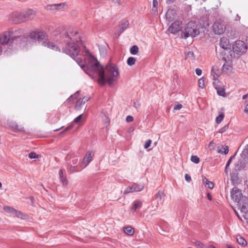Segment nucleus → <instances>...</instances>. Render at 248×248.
<instances>
[{"label":"nucleus","mask_w":248,"mask_h":248,"mask_svg":"<svg viewBox=\"0 0 248 248\" xmlns=\"http://www.w3.org/2000/svg\"><path fill=\"white\" fill-rule=\"evenodd\" d=\"M226 29L225 25L222 21L217 20L213 25V30L215 34H221L224 33Z\"/></svg>","instance_id":"obj_7"},{"label":"nucleus","mask_w":248,"mask_h":248,"mask_svg":"<svg viewBox=\"0 0 248 248\" xmlns=\"http://www.w3.org/2000/svg\"><path fill=\"white\" fill-rule=\"evenodd\" d=\"M135 189V192H139L142 190L144 189V186L143 184H134L133 185Z\"/></svg>","instance_id":"obj_26"},{"label":"nucleus","mask_w":248,"mask_h":248,"mask_svg":"<svg viewBox=\"0 0 248 248\" xmlns=\"http://www.w3.org/2000/svg\"><path fill=\"white\" fill-rule=\"evenodd\" d=\"M202 71L201 69L197 68L196 69V74L198 76H201L202 75Z\"/></svg>","instance_id":"obj_48"},{"label":"nucleus","mask_w":248,"mask_h":248,"mask_svg":"<svg viewBox=\"0 0 248 248\" xmlns=\"http://www.w3.org/2000/svg\"><path fill=\"white\" fill-rule=\"evenodd\" d=\"M128 25H129V22L127 20H126L122 23V24H121V25L120 26V32L118 34L119 35H120V34L122 32H123L126 29H127V28L128 26Z\"/></svg>","instance_id":"obj_24"},{"label":"nucleus","mask_w":248,"mask_h":248,"mask_svg":"<svg viewBox=\"0 0 248 248\" xmlns=\"http://www.w3.org/2000/svg\"><path fill=\"white\" fill-rule=\"evenodd\" d=\"M191 161L196 164H198L200 162V159L197 155H192L191 156Z\"/></svg>","instance_id":"obj_39"},{"label":"nucleus","mask_w":248,"mask_h":248,"mask_svg":"<svg viewBox=\"0 0 248 248\" xmlns=\"http://www.w3.org/2000/svg\"><path fill=\"white\" fill-rule=\"evenodd\" d=\"M182 25L181 21H175L169 27L168 30L172 33H176L181 30Z\"/></svg>","instance_id":"obj_11"},{"label":"nucleus","mask_w":248,"mask_h":248,"mask_svg":"<svg viewBox=\"0 0 248 248\" xmlns=\"http://www.w3.org/2000/svg\"><path fill=\"white\" fill-rule=\"evenodd\" d=\"M194 244L198 248H207V246L199 241H195Z\"/></svg>","instance_id":"obj_31"},{"label":"nucleus","mask_w":248,"mask_h":248,"mask_svg":"<svg viewBox=\"0 0 248 248\" xmlns=\"http://www.w3.org/2000/svg\"><path fill=\"white\" fill-rule=\"evenodd\" d=\"M90 97L89 96H84L82 99L79 98L77 100L76 105H75V108L76 109H79L80 108L81 106L83 104H85L86 102H87Z\"/></svg>","instance_id":"obj_14"},{"label":"nucleus","mask_w":248,"mask_h":248,"mask_svg":"<svg viewBox=\"0 0 248 248\" xmlns=\"http://www.w3.org/2000/svg\"><path fill=\"white\" fill-rule=\"evenodd\" d=\"M231 197L233 200L237 202L238 203L239 202L241 201L242 197H244L241 193V191L237 187H234L231 191Z\"/></svg>","instance_id":"obj_8"},{"label":"nucleus","mask_w":248,"mask_h":248,"mask_svg":"<svg viewBox=\"0 0 248 248\" xmlns=\"http://www.w3.org/2000/svg\"><path fill=\"white\" fill-rule=\"evenodd\" d=\"M182 108V105L180 104L177 105L174 108L175 110H179Z\"/></svg>","instance_id":"obj_49"},{"label":"nucleus","mask_w":248,"mask_h":248,"mask_svg":"<svg viewBox=\"0 0 248 248\" xmlns=\"http://www.w3.org/2000/svg\"><path fill=\"white\" fill-rule=\"evenodd\" d=\"M232 48L234 52L237 54L241 55L247 51L248 46L244 41L237 40L233 45Z\"/></svg>","instance_id":"obj_5"},{"label":"nucleus","mask_w":248,"mask_h":248,"mask_svg":"<svg viewBox=\"0 0 248 248\" xmlns=\"http://www.w3.org/2000/svg\"><path fill=\"white\" fill-rule=\"evenodd\" d=\"M212 74L213 76V79L215 80H216L218 76L213 71V70H212Z\"/></svg>","instance_id":"obj_50"},{"label":"nucleus","mask_w":248,"mask_h":248,"mask_svg":"<svg viewBox=\"0 0 248 248\" xmlns=\"http://www.w3.org/2000/svg\"><path fill=\"white\" fill-rule=\"evenodd\" d=\"M124 231L126 234L130 236L132 235L134 233V230L131 226H126L124 227Z\"/></svg>","instance_id":"obj_23"},{"label":"nucleus","mask_w":248,"mask_h":248,"mask_svg":"<svg viewBox=\"0 0 248 248\" xmlns=\"http://www.w3.org/2000/svg\"><path fill=\"white\" fill-rule=\"evenodd\" d=\"M238 204L241 212L245 214L248 213V198L242 197Z\"/></svg>","instance_id":"obj_10"},{"label":"nucleus","mask_w":248,"mask_h":248,"mask_svg":"<svg viewBox=\"0 0 248 248\" xmlns=\"http://www.w3.org/2000/svg\"><path fill=\"white\" fill-rule=\"evenodd\" d=\"M199 34V28L196 23L194 21H190L186 25L183 37L185 39L189 36L195 37Z\"/></svg>","instance_id":"obj_4"},{"label":"nucleus","mask_w":248,"mask_h":248,"mask_svg":"<svg viewBox=\"0 0 248 248\" xmlns=\"http://www.w3.org/2000/svg\"><path fill=\"white\" fill-rule=\"evenodd\" d=\"M245 150H246V153L248 155V145H247V148Z\"/></svg>","instance_id":"obj_64"},{"label":"nucleus","mask_w":248,"mask_h":248,"mask_svg":"<svg viewBox=\"0 0 248 248\" xmlns=\"http://www.w3.org/2000/svg\"><path fill=\"white\" fill-rule=\"evenodd\" d=\"M35 12L32 10H29L24 13L15 12L10 15V19L15 23L24 22L34 18Z\"/></svg>","instance_id":"obj_3"},{"label":"nucleus","mask_w":248,"mask_h":248,"mask_svg":"<svg viewBox=\"0 0 248 248\" xmlns=\"http://www.w3.org/2000/svg\"><path fill=\"white\" fill-rule=\"evenodd\" d=\"M81 169H78V167L76 166L71 165L69 168V171L71 172H78L81 170Z\"/></svg>","instance_id":"obj_35"},{"label":"nucleus","mask_w":248,"mask_h":248,"mask_svg":"<svg viewBox=\"0 0 248 248\" xmlns=\"http://www.w3.org/2000/svg\"><path fill=\"white\" fill-rule=\"evenodd\" d=\"M94 152L93 151H88L86 153L85 157L83 158L80 164L81 169L86 167L92 161L93 157L94 156Z\"/></svg>","instance_id":"obj_9"},{"label":"nucleus","mask_w":248,"mask_h":248,"mask_svg":"<svg viewBox=\"0 0 248 248\" xmlns=\"http://www.w3.org/2000/svg\"><path fill=\"white\" fill-rule=\"evenodd\" d=\"M62 128H63V126H62L61 127L58 128V129H56L54 130L53 131H58L60 130V129H62Z\"/></svg>","instance_id":"obj_62"},{"label":"nucleus","mask_w":248,"mask_h":248,"mask_svg":"<svg viewBox=\"0 0 248 248\" xmlns=\"http://www.w3.org/2000/svg\"><path fill=\"white\" fill-rule=\"evenodd\" d=\"M141 206L142 202L140 201H136L133 205L132 210L133 212H135L138 208L141 207Z\"/></svg>","instance_id":"obj_28"},{"label":"nucleus","mask_w":248,"mask_h":248,"mask_svg":"<svg viewBox=\"0 0 248 248\" xmlns=\"http://www.w3.org/2000/svg\"><path fill=\"white\" fill-rule=\"evenodd\" d=\"M205 185L207 186L210 189H212L214 186V183L210 181H209V182H207V183H206Z\"/></svg>","instance_id":"obj_41"},{"label":"nucleus","mask_w":248,"mask_h":248,"mask_svg":"<svg viewBox=\"0 0 248 248\" xmlns=\"http://www.w3.org/2000/svg\"><path fill=\"white\" fill-rule=\"evenodd\" d=\"M228 127L229 125L228 124L225 125L224 127H223L219 130V133H223L225 132L226 131V130L228 128Z\"/></svg>","instance_id":"obj_44"},{"label":"nucleus","mask_w":248,"mask_h":248,"mask_svg":"<svg viewBox=\"0 0 248 248\" xmlns=\"http://www.w3.org/2000/svg\"><path fill=\"white\" fill-rule=\"evenodd\" d=\"M232 66L228 63H224L222 67V71L223 73H227L232 70Z\"/></svg>","instance_id":"obj_21"},{"label":"nucleus","mask_w":248,"mask_h":248,"mask_svg":"<svg viewBox=\"0 0 248 248\" xmlns=\"http://www.w3.org/2000/svg\"><path fill=\"white\" fill-rule=\"evenodd\" d=\"M2 50H3V49H2L1 45H0V55L2 54Z\"/></svg>","instance_id":"obj_61"},{"label":"nucleus","mask_w":248,"mask_h":248,"mask_svg":"<svg viewBox=\"0 0 248 248\" xmlns=\"http://www.w3.org/2000/svg\"><path fill=\"white\" fill-rule=\"evenodd\" d=\"M82 118V114L78 115L77 117H76L74 119V121L71 124H70L67 127H66L64 129V130L62 133H63V132H65L68 130L71 129L73 127L74 123H79L81 121Z\"/></svg>","instance_id":"obj_18"},{"label":"nucleus","mask_w":248,"mask_h":248,"mask_svg":"<svg viewBox=\"0 0 248 248\" xmlns=\"http://www.w3.org/2000/svg\"><path fill=\"white\" fill-rule=\"evenodd\" d=\"M220 46L225 50H230L231 48V44L228 38L222 37L220 39Z\"/></svg>","instance_id":"obj_12"},{"label":"nucleus","mask_w":248,"mask_h":248,"mask_svg":"<svg viewBox=\"0 0 248 248\" xmlns=\"http://www.w3.org/2000/svg\"><path fill=\"white\" fill-rule=\"evenodd\" d=\"M42 45L56 51L59 49L58 46L55 44L49 41L48 40L44 41L42 43Z\"/></svg>","instance_id":"obj_16"},{"label":"nucleus","mask_w":248,"mask_h":248,"mask_svg":"<svg viewBox=\"0 0 248 248\" xmlns=\"http://www.w3.org/2000/svg\"><path fill=\"white\" fill-rule=\"evenodd\" d=\"M14 215L16 216V217L23 219H26L28 218V216L26 214H24L22 212L20 211L16 210V212L14 213Z\"/></svg>","instance_id":"obj_20"},{"label":"nucleus","mask_w":248,"mask_h":248,"mask_svg":"<svg viewBox=\"0 0 248 248\" xmlns=\"http://www.w3.org/2000/svg\"><path fill=\"white\" fill-rule=\"evenodd\" d=\"M229 166H227V165H226V167H225V173H227V174L228 173V169H229Z\"/></svg>","instance_id":"obj_57"},{"label":"nucleus","mask_w":248,"mask_h":248,"mask_svg":"<svg viewBox=\"0 0 248 248\" xmlns=\"http://www.w3.org/2000/svg\"><path fill=\"white\" fill-rule=\"evenodd\" d=\"M78 162V158H74L72 160V163L73 165H77Z\"/></svg>","instance_id":"obj_47"},{"label":"nucleus","mask_w":248,"mask_h":248,"mask_svg":"<svg viewBox=\"0 0 248 248\" xmlns=\"http://www.w3.org/2000/svg\"><path fill=\"white\" fill-rule=\"evenodd\" d=\"M224 118V114L221 113L217 117L216 121L217 124H220Z\"/></svg>","instance_id":"obj_37"},{"label":"nucleus","mask_w":248,"mask_h":248,"mask_svg":"<svg viewBox=\"0 0 248 248\" xmlns=\"http://www.w3.org/2000/svg\"><path fill=\"white\" fill-rule=\"evenodd\" d=\"M218 153L221 154H224L226 155L229 152V147L228 146H222L221 148L218 150Z\"/></svg>","instance_id":"obj_29"},{"label":"nucleus","mask_w":248,"mask_h":248,"mask_svg":"<svg viewBox=\"0 0 248 248\" xmlns=\"http://www.w3.org/2000/svg\"><path fill=\"white\" fill-rule=\"evenodd\" d=\"M135 192V189L133 185L129 186L126 188L124 191V194H127L128 193H132Z\"/></svg>","instance_id":"obj_27"},{"label":"nucleus","mask_w":248,"mask_h":248,"mask_svg":"<svg viewBox=\"0 0 248 248\" xmlns=\"http://www.w3.org/2000/svg\"><path fill=\"white\" fill-rule=\"evenodd\" d=\"M213 85L217 90V93L218 95L223 97L226 96V93L225 92V89L224 87H220L216 85V82H213Z\"/></svg>","instance_id":"obj_15"},{"label":"nucleus","mask_w":248,"mask_h":248,"mask_svg":"<svg viewBox=\"0 0 248 248\" xmlns=\"http://www.w3.org/2000/svg\"><path fill=\"white\" fill-rule=\"evenodd\" d=\"M207 182H209V181L207 179V178L204 176L202 177L203 183L206 185V183H207Z\"/></svg>","instance_id":"obj_51"},{"label":"nucleus","mask_w":248,"mask_h":248,"mask_svg":"<svg viewBox=\"0 0 248 248\" xmlns=\"http://www.w3.org/2000/svg\"><path fill=\"white\" fill-rule=\"evenodd\" d=\"M185 178L186 180L188 182H190L191 181V178L190 176L188 174H186L185 175Z\"/></svg>","instance_id":"obj_46"},{"label":"nucleus","mask_w":248,"mask_h":248,"mask_svg":"<svg viewBox=\"0 0 248 248\" xmlns=\"http://www.w3.org/2000/svg\"><path fill=\"white\" fill-rule=\"evenodd\" d=\"M156 198L159 199L160 200H162L165 197L164 193L160 191H159L155 195Z\"/></svg>","instance_id":"obj_36"},{"label":"nucleus","mask_w":248,"mask_h":248,"mask_svg":"<svg viewBox=\"0 0 248 248\" xmlns=\"http://www.w3.org/2000/svg\"><path fill=\"white\" fill-rule=\"evenodd\" d=\"M21 30L10 29L2 33H0V45H5L10 41L11 44H16L19 47L24 46L29 41V38L22 35Z\"/></svg>","instance_id":"obj_2"},{"label":"nucleus","mask_w":248,"mask_h":248,"mask_svg":"<svg viewBox=\"0 0 248 248\" xmlns=\"http://www.w3.org/2000/svg\"><path fill=\"white\" fill-rule=\"evenodd\" d=\"M50 6L52 9L61 10L66 7V4L65 3H61L59 4H53Z\"/></svg>","instance_id":"obj_22"},{"label":"nucleus","mask_w":248,"mask_h":248,"mask_svg":"<svg viewBox=\"0 0 248 248\" xmlns=\"http://www.w3.org/2000/svg\"><path fill=\"white\" fill-rule=\"evenodd\" d=\"M79 92H77L74 94L72 95L68 100L70 101L71 100H73L74 98L76 99L78 97V94H79Z\"/></svg>","instance_id":"obj_42"},{"label":"nucleus","mask_w":248,"mask_h":248,"mask_svg":"<svg viewBox=\"0 0 248 248\" xmlns=\"http://www.w3.org/2000/svg\"><path fill=\"white\" fill-rule=\"evenodd\" d=\"M233 157H234L233 156H231L230 158V159L228 160L227 164H226L227 166H229L230 165V164H231V163L232 162V158H233Z\"/></svg>","instance_id":"obj_53"},{"label":"nucleus","mask_w":248,"mask_h":248,"mask_svg":"<svg viewBox=\"0 0 248 248\" xmlns=\"http://www.w3.org/2000/svg\"><path fill=\"white\" fill-rule=\"evenodd\" d=\"M152 143L151 140H147L144 144V147L145 149H147L150 145Z\"/></svg>","instance_id":"obj_43"},{"label":"nucleus","mask_w":248,"mask_h":248,"mask_svg":"<svg viewBox=\"0 0 248 248\" xmlns=\"http://www.w3.org/2000/svg\"><path fill=\"white\" fill-rule=\"evenodd\" d=\"M207 198L209 200L211 201L212 200V196L209 193H208L207 194Z\"/></svg>","instance_id":"obj_55"},{"label":"nucleus","mask_w":248,"mask_h":248,"mask_svg":"<svg viewBox=\"0 0 248 248\" xmlns=\"http://www.w3.org/2000/svg\"><path fill=\"white\" fill-rule=\"evenodd\" d=\"M227 247L228 248H235L234 247H233L231 245H228Z\"/></svg>","instance_id":"obj_63"},{"label":"nucleus","mask_w":248,"mask_h":248,"mask_svg":"<svg viewBox=\"0 0 248 248\" xmlns=\"http://www.w3.org/2000/svg\"><path fill=\"white\" fill-rule=\"evenodd\" d=\"M245 111L248 113V102H246L245 107Z\"/></svg>","instance_id":"obj_52"},{"label":"nucleus","mask_w":248,"mask_h":248,"mask_svg":"<svg viewBox=\"0 0 248 248\" xmlns=\"http://www.w3.org/2000/svg\"><path fill=\"white\" fill-rule=\"evenodd\" d=\"M4 210L5 211L14 215L16 209L10 206H5L4 207Z\"/></svg>","instance_id":"obj_33"},{"label":"nucleus","mask_w":248,"mask_h":248,"mask_svg":"<svg viewBox=\"0 0 248 248\" xmlns=\"http://www.w3.org/2000/svg\"><path fill=\"white\" fill-rule=\"evenodd\" d=\"M186 59H190L191 60L195 59V56L194 53L192 51L187 52L185 54Z\"/></svg>","instance_id":"obj_34"},{"label":"nucleus","mask_w":248,"mask_h":248,"mask_svg":"<svg viewBox=\"0 0 248 248\" xmlns=\"http://www.w3.org/2000/svg\"><path fill=\"white\" fill-rule=\"evenodd\" d=\"M66 44L62 49L63 52L73 58L84 71L93 78H98V82L104 85L107 82L111 85L119 77L118 66L114 63H108L103 69L97 60H93L88 66L84 65V62L78 56L90 55L89 50L82 45L78 31L75 29H69L64 37Z\"/></svg>","instance_id":"obj_1"},{"label":"nucleus","mask_w":248,"mask_h":248,"mask_svg":"<svg viewBox=\"0 0 248 248\" xmlns=\"http://www.w3.org/2000/svg\"><path fill=\"white\" fill-rule=\"evenodd\" d=\"M207 248H216V247L212 245H210L207 247Z\"/></svg>","instance_id":"obj_58"},{"label":"nucleus","mask_w":248,"mask_h":248,"mask_svg":"<svg viewBox=\"0 0 248 248\" xmlns=\"http://www.w3.org/2000/svg\"><path fill=\"white\" fill-rule=\"evenodd\" d=\"M29 158L31 159L37 158L39 155L34 152H31L29 155Z\"/></svg>","instance_id":"obj_40"},{"label":"nucleus","mask_w":248,"mask_h":248,"mask_svg":"<svg viewBox=\"0 0 248 248\" xmlns=\"http://www.w3.org/2000/svg\"><path fill=\"white\" fill-rule=\"evenodd\" d=\"M136 62V59L134 57H129L127 60V63L129 66L133 65Z\"/></svg>","instance_id":"obj_32"},{"label":"nucleus","mask_w":248,"mask_h":248,"mask_svg":"<svg viewBox=\"0 0 248 248\" xmlns=\"http://www.w3.org/2000/svg\"><path fill=\"white\" fill-rule=\"evenodd\" d=\"M237 241L238 243L242 246H246L247 245V241L242 236H238L237 237Z\"/></svg>","instance_id":"obj_25"},{"label":"nucleus","mask_w":248,"mask_h":248,"mask_svg":"<svg viewBox=\"0 0 248 248\" xmlns=\"http://www.w3.org/2000/svg\"><path fill=\"white\" fill-rule=\"evenodd\" d=\"M215 144V143L213 142V141H211L209 144V147H210L211 146H212L213 145H214Z\"/></svg>","instance_id":"obj_59"},{"label":"nucleus","mask_w":248,"mask_h":248,"mask_svg":"<svg viewBox=\"0 0 248 248\" xmlns=\"http://www.w3.org/2000/svg\"><path fill=\"white\" fill-rule=\"evenodd\" d=\"M158 0H153V7L152 8V13L156 15L158 13Z\"/></svg>","instance_id":"obj_19"},{"label":"nucleus","mask_w":248,"mask_h":248,"mask_svg":"<svg viewBox=\"0 0 248 248\" xmlns=\"http://www.w3.org/2000/svg\"><path fill=\"white\" fill-rule=\"evenodd\" d=\"M235 179H236V177H233L232 176H231V181H232L233 185H234L235 183Z\"/></svg>","instance_id":"obj_54"},{"label":"nucleus","mask_w":248,"mask_h":248,"mask_svg":"<svg viewBox=\"0 0 248 248\" xmlns=\"http://www.w3.org/2000/svg\"><path fill=\"white\" fill-rule=\"evenodd\" d=\"M248 96V94L244 95L242 97V98H243V99H245L247 98Z\"/></svg>","instance_id":"obj_60"},{"label":"nucleus","mask_w":248,"mask_h":248,"mask_svg":"<svg viewBox=\"0 0 248 248\" xmlns=\"http://www.w3.org/2000/svg\"><path fill=\"white\" fill-rule=\"evenodd\" d=\"M176 16V11L173 9H169L166 14V19L169 21H172Z\"/></svg>","instance_id":"obj_13"},{"label":"nucleus","mask_w":248,"mask_h":248,"mask_svg":"<svg viewBox=\"0 0 248 248\" xmlns=\"http://www.w3.org/2000/svg\"><path fill=\"white\" fill-rule=\"evenodd\" d=\"M198 84L199 87L203 89L205 87L204 80L203 78H200L198 81Z\"/></svg>","instance_id":"obj_38"},{"label":"nucleus","mask_w":248,"mask_h":248,"mask_svg":"<svg viewBox=\"0 0 248 248\" xmlns=\"http://www.w3.org/2000/svg\"><path fill=\"white\" fill-rule=\"evenodd\" d=\"M134 120L133 117L131 115H128L126 118V121L127 123H130L133 122Z\"/></svg>","instance_id":"obj_45"},{"label":"nucleus","mask_w":248,"mask_h":248,"mask_svg":"<svg viewBox=\"0 0 248 248\" xmlns=\"http://www.w3.org/2000/svg\"><path fill=\"white\" fill-rule=\"evenodd\" d=\"M29 36L31 39L38 41H42L47 36L44 31L38 29L30 31Z\"/></svg>","instance_id":"obj_6"},{"label":"nucleus","mask_w":248,"mask_h":248,"mask_svg":"<svg viewBox=\"0 0 248 248\" xmlns=\"http://www.w3.org/2000/svg\"><path fill=\"white\" fill-rule=\"evenodd\" d=\"M130 52L132 55H136L139 52V47L137 46H133L130 49Z\"/></svg>","instance_id":"obj_30"},{"label":"nucleus","mask_w":248,"mask_h":248,"mask_svg":"<svg viewBox=\"0 0 248 248\" xmlns=\"http://www.w3.org/2000/svg\"><path fill=\"white\" fill-rule=\"evenodd\" d=\"M112 2L117 3L118 4H120V0H111Z\"/></svg>","instance_id":"obj_56"},{"label":"nucleus","mask_w":248,"mask_h":248,"mask_svg":"<svg viewBox=\"0 0 248 248\" xmlns=\"http://www.w3.org/2000/svg\"><path fill=\"white\" fill-rule=\"evenodd\" d=\"M59 179L63 186H66L68 185V182L67 177L65 175H63V171L62 169L59 170Z\"/></svg>","instance_id":"obj_17"}]
</instances>
